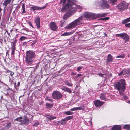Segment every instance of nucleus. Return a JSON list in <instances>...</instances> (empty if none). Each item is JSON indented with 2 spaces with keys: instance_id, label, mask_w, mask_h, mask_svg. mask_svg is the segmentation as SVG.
Wrapping results in <instances>:
<instances>
[{
  "instance_id": "nucleus-1",
  "label": "nucleus",
  "mask_w": 130,
  "mask_h": 130,
  "mask_svg": "<svg viewBox=\"0 0 130 130\" xmlns=\"http://www.w3.org/2000/svg\"><path fill=\"white\" fill-rule=\"evenodd\" d=\"M75 4L74 0H68L66 5L63 7L61 9V12H64L67 11V13L63 16V18L64 19H66L73 14L76 11L77 9L82 8V7L79 5H76L75 7H72Z\"/></svg>"
},
{
  "instance_id": "nucleus-2",
  "label": "nucleus",
  "mask_w": 130,
  "mask_h": 130,
  "mask_svg": "<svg viewBox=\"0 0 130 130\" xmlns=\"http://www.w3.org/2000/svg\"><path fill=\"white\" fill-rule=\"evenodd\" d=\"M126 82L124 79L120 80L114 85L115 88L118 90L121 96H123L124 94V92L126 89Z\"/></svg>"
},
{
  "instance_id": "nucleus-3",
  "label": "nucleus",
  "mask_w": 130,
  "mask_h": 130,
  "mask_svg": "<svg viewBox=\"0 0 130 130\" xmlns=\"http://www.w3.org/2000/svg\"><path fill=\"white\" fill-rule=\"evenodd\" d=\"M35 53L32 50L27 51L25 55V62L27 66H31L33 64L35 57Z\"/></svg>"
},
{
  "instance_id": "nucleus-4",
  "label": "nucleus",
  "mask_w": 130,
  "mask_h": 130,
  "mask_svg": "<svg viewBox=\"0 0 130 130\" xmlns=\"http://www.w3.org/2000/svg\"><path fill=\"white\" fill-rule=\"evenodd\" d=\"M83 18L82 16L79 17L77 19L70 23L68 26H67L66 28L67 29H72L78 25L83 24Z\"/></svg>"
},
{
  "instance_id": "nucleus-5",
  "label": "nucleus",
  "mask_w": 130,
  "mask_h": 130,
  "mask_svg": "<svg viewBox=\"0 0 130 130\" xmlns=\"http://www.w3.org/2000/svg\"><path fill=\"white\" fill-rule=\"evenodd\" d=\"M129 5V3L126 2L125 1H122L120 2L116 7L120 11L123 12L127 10Z\"/></svg>"
},
{
  "instance_id": "nucleus-6",
  "label": "nucleus",
  "mask_w": 130,
  "mask_h": 130,
  "mask_svg": "<svg viewBox=\"0 0 130 130\" xmlns=\"http://www.w3.org/2000/svg\"><path fill=\"white\" fill-rule=\"evenodd\" d=\"M95 6L97 9H103L106 7V1L105 0H101L100 2H96Z\"/></svg>"
},
{
  "instance_id": "nucleus-7",
  "label": "nucleus",
  "mask_w": 130,
  "mask_h": 130,
  "mask_svg": "<svg viewBox=\"0 0 130 130\" xmlns=\"http://www.w3.org/2000/svg\"><path fill=\"white\" fill-rule=\"evenodd\" d=\"M52 98L55 99H59L61 98L63 95L61 93L58 91H55L52 93Z\"/></svg>"
},
{
  "instance_id": "nucleus-8",
  "label": "nucleus",
  "mask_w": 130,
  "mask_h": 130,
  "mask_svg": "<svg viewBox=\"0 0 130 130\" xmlns=\"http://www.w3.org/2000/svg\"><path fill=\"white\" fill-rule=\"evenodd\" d=\"M84 16L85 17L88 18L90 19H94L96 18V16L94 14L90 12L85 13Z\"/></svg>"
},
{
  "instance_id": "nucleus-9",
  "label": "nucleus",
  "mask_w": 130,
  "mask_h": 130,
  "mask_svg": "<svg viewBox=\"0 0 130 130\" xmlns=\"http://www.w3.org/2000/svg\"><path fill=\"white\" fill-rule=\"evenodd\" d=\"M47 6V5L44 6L42 7H40L36 6H33L30 7L31 10H32L33 11L35 10H39L44 9Z\"/></svg>"
},
{
  "instance_id": "nucleus-10",
  "label": "nucleus",
  "mask_w": 130,
  "mask_h": 130,
  "mask_svg": "<svg viewBox=\"0 0 130 130\" xmlns=\"http://www.w3.org/2000/svg\"><path fill=\"white\" fill-rule=\"evenodd\" d=\"M34 22L38 29L40 28V17H37L35 18Z\"/></svg>"
},
{
  "instance_id": "nucleus-11",
  "label": "nucleus",
  "mask_w": 130,
  "mask_h": 130,
  "mask_svg": "<svg viewBox=\"0 0 130 130\" xmlns=\"http://www.w3.org/2000/svg\"><path fill=\"white\" fill-rule=\"evenodd\" d=\"M104 103V102H102L99 100H96L94 102V104L97 107L102 106Z\"/></svg>"
},
{
  "instance_id": "nucleus-12",
  "label": "nucleus",
  "mask_w": 130,
  "mask_h": 130,
  "mask_svg": "<svg viewBox=\"0 0 130 130\" xmlns=\"http://www.w3.org/2000/svg\"><path fill=\"white\" fill-rule=\"evenodd\" d=\"M50 27L52 30L55 31L57 28L56 24L54 22H51L50 23Z\"/></svg>"
},
{
  "instance_id": "nucleus-13",
  "label": "nucleus",
  "mask_w": 130,
  "mask_h": 130,
  "mask_svg": "<svg viewBox=\"0 0 130 130\" xmlns=\"http://www.w3.org/2000/svg\"><path fill=\"white\" fill-rule=\"evenodd\" d=\"M122 38L125 40V42L128 41L130 39L129 35L126 33H123V36Z\"/></svg>"
},
{
  "instance_id": "nucleus-14",
  "label": "nucleus",
  "mask_w": 130,
  "mask_h": 130,
  "mask_svg": "<svg viewBox=\"0 0 130 130\" xmlns=\"http://www.w3.org/2000/svg\"><path fill=\"white\" fill-rule=\"evenodd\" d=\"M29 123V120L28 118H25L24 120H22V121L21 122V124H28Z\"/></svg>"
},
{
  "instance_id": "nucleus-15",
  "label": "nucleus",
  "mask_w": 130,
  "mask_h": 130,
  "mask_svg": "<svg viewBox=\"0 0 130 130\" xmlns=\"http://www.w3.org/2000/svg\"><path fill=\"white\" fill-rule=\"evenodd\" d=\"M121 127L119 125H115L113 126L111 130H121Z\"/></svg>"
},
{
  "instance_id": "nucleus-16",
  "label": "nucleus",
  "mask_w": 130,
  "mask_h": 130,
  "mask_svg": "<svg viewBox=\"0 0 130 130\" xmlns=\"http://www.w3.org/2000/svg\"><path fill=\"white\" fill-rule=\"evenodd\" d=\"M61 89L62 90L66 91L69 93H71V90L69 88L66 86H63L62 88H61Z\"/></svg>"
},
{
  "instance_id": "nucleus-17",
  "label": "nucleus",
  "mask_w": 130,
  "mask_h": 130,
  "mask_svg": "<svg viewBox=\"0 0 130 130\" xmlns=\"http://www.w3.org/2000/svg\"><path fill=\"white\" fill-rule=\"evenodd\" d=\"M113 60L112 56L111 54H109L108 55L107 57V62L109 63L111 62Z\"/></svg>"
},
{
  "instance_id": "nucleus-18",
  "label": "nucleus",
  "mask_w": 130,
  "mask_h": 130,
  "mask_svg": "<svg viewBox=\"0 0 130 130\" xmlns=\"http://www.w3.org/2000/svg\"><path fill=\"white\" fill-rule=\"evenodd\" d=\"M11 0H5L2 4L3 6L6 7L8 4L11 2Z\"/></svg>"
},
{
  "instance_id": "nucleus-19",
  "label": "nucleus",
  "mask_w": 130,
  "mask_h": 130,
  "mask_svg": "<svg viewBox=\"0 0 130 130\" xmlns=\"http://www.w3.org/2000/svg\"><path fill=\"white\" fill-rule=\"evenodd\" d=\"M118 0H108L109 3L112 5H114L117 4Z\"/></svg>"
},
{
  "instance_id": "nucleus-20",
  "label": "nucleus",
  "mask_w": 130,
  "mask_h": 130,
  "mask_svg": "<svg viewBox=\"0 0 130 130\" xmlns=\"http://www.w3.org/2000/svg\"><path fill=\"white\" fill-rule=\"evenodd\" d=\"M22 7L21 10H22V14H24L26 13V11H25V4L24 3H22Z\"/></svg>"
},
{
  "instance_id": "nucleus-21",
  "label": "nucleus",
  "mask_w": 130,
  "mask_h": 130,
  "mask_svg": "<svg viewBox=\"0 0 130 130\" xmlns=\"http://www.w3.org/2000/svg\"><path fill=\"white\" fill-rule=\"evenodd\" d=\"M53 106V104L46 103V108L47 109L52 108Z\"/></svg>"
},
{
  "instance_id": "nucleus-22",
  "label": "nucleus",
  "mask_w": 130,
  "mask_h": 130,
  "mask_svg": "<svg viewBox=\"0 0 130 130\" xmlns=\"http://www.w3.org/2000/svg\"><path fill=\"white\" fill-rule=\"evenodd\" d=\"M59 124H60L61 125H63L66 124V122H63L61 121H58L55 122L54 123V124L55 125H59Z\"/></svg>"
},
{
  "instance_id": "nucleus-23",
  "label": "nucleus",
  "mask_w": 130,
  "mask_h": 130,
  "mask_svg": "<svg viewBox=\"0 0 130 130\" xmlns=\"http://www.w3.org/2000/svg\"><path fill=\"white\" fill-rule=\"evenodd\" d=\"M123 128L127 130H130V125L128 124L125 125L123 127Z\"/></svg>"
},
{
  "instance_id": "nucleus-24",
  "label": "nucleus",
  "mask_w": 130,
  "mask_h": 130,
  "mask_svg": "<svg viewBox=\"0 0 130 130\" xmlns=\"http://www.w3.org/2000/svg\"><path fill=\"white\" fill-rule=\"evenodd\" d=\"M64 83L66 85L68 86H72L73 85L68 80L65 81Z\"/></svg>"
},
{
  "instance_id": "nucleus-25",
  "label": "nucleus",
  "mask_w": 130,
  "mask_h": 130,
  "mask_svg": "<svg viewBox=\"0 0 130 130\" xmlns=\"http://www.w3.org/2000/svg\"><path fill=\"white\" fill-rule=\"evenodd\" d=\"M22 116H20L19 117L17 118L16 119L14 120L15 121H17V122H20V123L22 121L21 119H22Z\"/></svg>"
},
{
  "instance_id": "nucleus-26",
  "label": "nucleus",
  "mask_w": 130,
  "mask_h": 130,
  "mask_svg": "<svg viewBox=\"0 0 130 130\" xmlns=\"http://www.w3.org/2000/svg\"><path fill=\"white\" fill-rule=\"evenodd\" d=\"M11 123L10 122L7 123V125L6 126V128L8 129H9L11 126Z\"/></svg>"
},
{
  "instance_id": "nucleus-27",
  "label": "nucleus",
  "mask_w": 130,
  "mask_h": 130,
  "mask_svg": "<svg viewBox=\"0 0 130 130\" xmlns=\"http://www.w3.org/2000/svg\"><path fill=\"white\" fill-rule=\"evenodd\" d=\"M73 113L70 111L64 112V114L67 115H71L73 114Z\"/></svg>"
},
{
  "instance_id": "nucleus-28",
  "label": "nucleus",
  "mask_w": 130,
  "mask_h": 130,
  "mask_svg": "<svg viewBox=\"0 0 130 130\" xmlns=\"http://www.w3.org/2000/svg\"><path fill=\"white\" fill-rule=\"evenodd\" d=\"M27 39V38L24 36H22L19 39V40L20 41H22Z\"/></svg>"
},
{
  "instance_id": "nucleus-29",
  "label": "nucleus",
  "mask_w": 130,
  "mask_h": 130,
  "mask_svg": "<svg viewBox=\"0 0 130 130\" xmlns=\"http://www.w3.org/2000/svg\"><path fill=\"white\" fill-rule=\"evenodd\" d=\"M85 107L84 105H82L80 106L77 107V110H84Z\"/></svg>"
},
{
  "instance_id": "nucleus-30",
  "label": "nucleus",
  "mask_w": 130,
  "mask_h": 130,
  "mask_svg": "<svg viewBox=\"0 0 130 130\" xmlns=\"http://www.w3.org/2000/svg\"><path fill=\"white\" fill-rule=\"evenodd\" d=\"M72 34L71 32H65L63 34H62L61 35V36H68Z\"/></svg>"
},
{
  "instance_id": "nucleus-31",
  "label": "nucleus",
  "mask_w": 130,
  "mask_h": 130,
  "mask_svg": "<svg viewBox=\"0 0 130 130\" xmlns=\"http://www.w3.org/2000/svg\"><path fill=\"white\" fill-rule=\"evenodd\" d=\"M100 96V98L101 99L103 100H105V98L103 94H101Z\"/></svg>"
},
{
  "instance_id": "nucleus-32",
  "label": "nucleus",
  "mask_w": 130,
  "mask_h": 130,
  "mask_svg": "<svg viewBox=\"0 0 130 130\" xmlns=\"http://www.w3.org/2000/svg\"><path fill=\"white\" fill-rule=\"evenodd\" d=\"M66 117L67 121H68L72 119L73 118V116H70Z\"/></svg>"
},
{
  "instance_id": "nucleus-33",
  "label": "nucleus",
  "mask_w": 130,
  "mask_h": 130,
  "mask_svg": "<svg viewBox=\"0 0 130 130\" xmlns=\"http://www.w3.org/2000/svg\"><path fill=\"white\" fill-rule=\"evenodd\" d=\"M123 35V33L118 34H116V36L118 37H120L122 38Z\"/></svg>"
},
{
  "instance_id": "nucleus-34",
  "label": "nucleus",
  "mask_w": 130,
  "mask_h": 130,
  "mask_svg": "<svg viewBox=\"0 0 130 130\" xmlns=\"http://www.w3.org/2000/svg\"><path fill=\"white\" fill-rule=\"evenodd\" d=\"M125 55L124 54H122L121 55H119L116 57L117 58H124Z\"/></svg>"
},
{
  "instance_id": "nucleus-35",
  "label": "nucleus",
  "mask_w": 130,
  "mask_h": 130,
  "mask_svg": "<svg viewBox=\"0 0 130 130\" xmlns=\"http://www.w3.org/2000/svg\"><path fill=\"white\" fill-rule=\"evenodd\" d=\"M56 118V117H50V118L47 117V119L49 121H50V120H53L54 119H55Z\"/></svg>"
},
{
  "instance_id": "nucleus-36",
  "label": "nucleus",
  "mask_w": 130,
  "mask_h": 130,
  "mask_svg": "<svg viewBox=\"0 0 130 130\" xmlns=\"http://www.w3.org/2000/svg\"><path fill=\"white\" fill-rule=\"evenodd\" d=\"M12 52H11V55H14L15 54V50H16L14 49H11Z\"/></svg>"
},
{
  "instance_id": "nucleus-37",
  "label": "nucleus",
  "mask_w": 130,
  "mask_h": 130,
  "mask_svg": "<svg viewBox=\"0 0 130 130\" xmlns=\"http://www.w3.org/2000/svg\"><path fill=\"white\" fill-rule=\"evenodd\" d=\"M128 22L127 19H125L123 20L122 22V24H125Z\"/></svg>"
},
{
  "instance_id": "nucleus-38",
  "label": "nucleus",
  "mask_w": 130,
  "mask_h": 130,
  "mask_svg": "<svg viewBox=\"0 0 130 130\" xmlns=\"http://www.w3.org/2000/svg\"><path fill=\"white\" fill-rule=\"evenodd\" d=\"M45 99L47 100H48L52 102H53V100L52 99L49 98L48 97H46Z\"/></svg>"
},
{
  "instance_id": "nucleus-39",
  "label": "nucleus",
  "mask_w": 130,
  "mask_h": 130,
  "mask_svg": "<svg viewBox=\"0 0 130 130\" xmlns=\"http://www.w3.org/2000/svg\"><path fill=\"white\" fill-rule=\"evenodd\" d=\"M39 124V122H36L34 123L33 125L34 127H37Z\"/></svg>"
},
{
  "instance_id": "nucleus-40",
  "label": "nucleus",
  "mask_w": 130,
  "mask_h": 130,
  "mask_svg": "<svg viewBox=\"0 0 130 130\" xmlns=\"http://www.w3.org/2000/svg\"><path fill=\"white\" fill-rule=\"evenodd\" d=\"M15 74V73L13 72L12 71L10 74V75L11 77L12 78H13V75Z\"/></svg>"
},
{
  "instance_id": "nucleus-41",
  "label": "nucleus",
  "mask_w": 130,
  "mask_h": 130,
  "mask_svg": "<svg viewBox=\"0 0 130 130\" xmlns=\"http://www.w3.org/2000/svg\"><path fill=\"white\" fill-rule=\"evenodd\" d=\"M11 49L16 50V44H13V45L12 46V47L11 48Z\"/></svg>"
},
{
  "instance_id": "nucleus-42",
  "label": "nucleus",
  "mask_w": 130,
  "mask_h": 130,
  "mask_svg": "<svg viewBox=\"0 0 130 130\" xmlns=\"http://www.w3.org/2000/svg\"><path fill=\"white\" fill-rule=\"evenodd\" d=\"M82 67L80 66H79L77 68V71H80L82 68Z\"/></svg>"
},
{
  "instance_id": "nucleus-43",
  "label": "nucleus",
  "mask_w": 130,
  "mask_h": 130,
  "mask_svg": "<svg viewBox=\"0 0 130 130\" xmlns=\"http://www.w3.org/2000/svg\"><path fill=\"white\" fill-rule=\"evenodd\" d=\"M125 26L126 27L130 28V23L126 24Z\"/></svg>"
},
{
  "instance_id": "nucleus-44",
  "label": "nucleus",
  "mask_w": 130,
  "mask_h": 130,
  "mask_svg": "<svg viewBox=\"0 0 130 130\" xmlns=\"http://www.w3.org/2000/svg\"><path fill=\"white\" fill-rule=\"evenodd\" d=\"M127 74H129V73H130V68H127V69H126Z\"/></svg>"
},
{
  "instance_id": "nucleus-45",
  "label": "nucleus",
  "mask_w": 130,
  "mask_h": 130,
  "mask_svg": "<svg viewBox=\"0 0 130 130\" xmlns=\"http://www.w3.org/2000/svg\"><path fill=\"white\" fill-rule=\"evenodd\" d=\"M110 7L109 5L106 2V8L108 9Z\"/></svg>"
},
{
  "instance_id": "nucleus-46",
  "label": "nucleus",
  "mask_w": 130,
  "mask_h": 130,
  "mask_svg": "<svg viewBox=\"0 0 130 130\" xmlns=\"http://www.w3.org/2000/svg\"><path fill=\"white\" fill-rule=\"evenodd\" d=\"M123 70V75H125L126 74H127V72L126 69H124Z\"/></svg>"
},
{
  "instance_id": "nucleus-47",
  "label": "nucleus",
  "mask_w": 130,
  "mask_h": 130,
  "mask_svg": "<svg viewBox=\"0 0 130 130\" xmlns=\"http://www.w3.org/2000/svg\"><path fill=\"white\" fill-rule=\"evenodd\" d=\"M76 110H77V107H74L71 109V110L72 111H75Z\"/></svg>"
},
{
  "instance_id": "nucleus-48",
  "label": "nucleus",
  "mask_w": 130,
  "mask_h": 130,
  "mask_svg": "<svg viewBox=\"0 0 130 130\" xmlns=\"http://www.w3.org/2000/svg\"><path fill=\"white\" fill-rule=\"evenodd\" d=\"M62 5L63 6V7L64 6L63 5L66 2V0H62Z\"/></svg>"
},
{
  "instance_id": "nucleus-49",
  "label": "nucleus",
  "mask_w": 130,
  "mask_h": 130,
  "mask_svg": "<svg viewBox=\"0 0 130 130\" xmlns=\"http://www.w3.org/2000/svg\"><path fill=\"white\" fill-rule=\"evenodd\" d=\"M4 69L6 70V72L7 73H10L12 72L8 69H6L5 68H4Z\"/></svg>"
},
{
  "instance_id": "nucleus-50",
  "label": "nucleus",
  "mask_w": 130,
  "mask_h": 130,
  "mask_svg": "<svg viewBox=\"0 0 130 130\" xmlns=\"http://www.w3.org/2000/svg\"><path fill=\"white\" fill-rule=\"evenodd\" d=\"M123 75V70L121 71V72H120L118 74V75L119 76H121V75Z\"/></svg>"
},
{
  "instance_id": "nucleus-51",
  "label": "nucleus",
  "mask_w": 130,
  "mask_h": 130,
  "mask_svg": "<svg viewBox=\"0 0 130 130\" xmlns=\"http://www.w3.org/2000/svg\"><path fill=\"white\" fill-rule=\"evenodd\" d=\"M28 24L29 25H30V26H31L33 28V26L32 25V23H31V22H28Z\"/></svg>"
},
{
  "instance_id": "nucleus-52",
  "label": "nucleus",
  "mask_w": 130,
  "mask_h": 130,
  "mask_svg": "<svg viewBox=\"0 0 130 130\" xmlns=\"http://www.w3.org/2000/svg\"><path fill=\"white\" fill-rule=\"evenodd\" d=\"M17 40L16 39L13 41V44H16V42H17Z\"/></svg>"
},
{
  "instance_id": "nucleus-53",
  "label": "nucleus",
  "mask_w": 130,
  "mask_h": 130,
  "mask_svg": "<svg viewBox=\"0 0 130 130\" xmlns=\"http://www.w3.org/2000/svg\"><path fill=\"white\" fill-rule=\"evenodd\" d=\"M98 75L99 76H100L101 77H103V76L104 75V74H101V73H99L98 74Z\"/></svg>"
},
{
  "instance_id": "nucleus-54",
  "label": "nucleus",
  "mask_w": 130,
  "mask_h": 130,
  "mask_svg": "<svg viewBox=\"0 0 130 130\" xmlns=\"http://www.w3.org/2000/svg\"><path fill=\"white\" fill-rule=\"evenodd\" d=\"M66 117H65L64 119H61V121H62L63 122H64L66 121H67V120H66Z\"/></svg>"
},
{
  "instance_id": "nucleus-55",
  "label": "nucleus",
  "mask_w": 130,
  "mask_h": 130,
  "mask_svg": "<svg viewBox=\"0 0 130 130\" xmlns=\"http://www.w3.org/2000/svg\"><path fill=\"white\" fill-rule=\"evenodd\" d=\"M82 75L81 74H77V76L76 77V78H77L78 77H80V76H82Z\"/></svg>"
},
{
  "instance_id": "nucleus-56",
  "label": "nucleus",
  "mask_w": 130,
  "mask_h": 130,
  "mask_svg": "<svg viewBox=\"0 0 130 130\" xmlns=\"http://www.w3.org/2000/svg\"><path fill=\"white\" fill-rule=\"evenodd\" d=\"M126 19H127L128 22H130V19L129 17L127 18Z\"/></svg>"
},
{
  "instance_id": "nucleus-57",
  "label": "nucleus",
  "mask_w": 130,
  "mask_h": 130,
  "mask_svg": "<svg viewBox=\"0 0 130 130\" xmlns=\"http://www.w3.org/2000/svg\"><path fill=\"white\" fill-rule=\"evenodd\" d=\"M37 68V66L36 65L35 66V67L34 69V72L36 70Z\"/></svg>"
},
{
  "instance_id": "nucleus-58",
  "label": "nucleus",
  "mask_w": 130,
  "mask_h": 130,
  "mask_svg": "<svg viewBox=\"0 0 130 130\" xmlns=\"http://www.w3.org/2000/svg\"><path fill=\"white\" fill-rule=\"evenodd\" d=\"M27 44V43L26 42H24L23 44V45H26Z\"/></svg>"
},
{
  "instance_id": "nucleus-59",
  "label": "nucleus",
  "mask_w": 130,
  "mask_h": 130,
  "mask_svg": "<svg viewBox=\"0 0 130 130\" xmlns=\"http://www.w3.org/2000/svg\"><path fill=\"white\" fill-rule=\"evenodd\" d=\"M20 83L19 82H18L17 86L18 87L20 86Z\"/></svg>"
},
{
  "instance_id": "nucleus-60",
  "label": "nucleus",
  "mask_w": 130,
  "mask_h": 130,
  "mask_svg": "<svg viewBox=\"0 0 130 130\" xmlns=\"http://www.w3.org/2000/svg\"><path fill=\"white\" fill-rule=\"evenodd\" d=\"M2 83L1 82V81L0 80V87L1 88V85L2 84Z\"/></svg>"
},
{
  "instance_id": "nucleus-61",
  "label": "nucleus",
  "mask_w": 130,
  "mask_h": 130,
  "mask_svg": "<svg viewBox=\"0 0 130 130\" xmlns=\"http://www.w3.org/2000/svg\"><path fill=\"white\" fill-rule=\"evenodd\" d=\"M46 115L47 116H50V117H51L52 116V115H50V114H47Z\"/></svg>"
},
{
  "instance_id": "nucleus-62",
  "label": "nucleus",
  "mask_w": 130,
  "mask_h": 130,
  "mask_svg": "<svg viewBox=\"0 0 130 130\" xmlns=\"http://www.w3.org/2000/svg\"><path fill=\"white\" fill-rule=\"evenodd\" d=\"M109 19V17H106V20H108Z\"/></svg>"
},
{
  "instance_id": "nucleus-63",
  "label": "nucleus",
  "mask_w": 130,
  "mask_h": 130,
  "mask_svg": "<svg viewBox=\"0 0 130 130\" xmlns=\"http://www.w3.org/2000/svg\"><path fill=\"white\" fill-rule=\"evenodd\" d=\"M62 0H61L59 4H61L62 3Z\"/></svg>"
},
{
  "instance_id": "nucleus-64",
  "label": "nucleus",
  "mask_w": 130,
  "mask_h": 130,
  "mask_svg": "<svg viewBox=\"0 0 130 130\" xmlns=\"http://www.w3.org/2000/svg\"><path fill=\"white\" fill-rule=\"evenodd\" d=\"M60 26L61 27H63V23H61V24Z\"/></svg>"
}]
</instances>
